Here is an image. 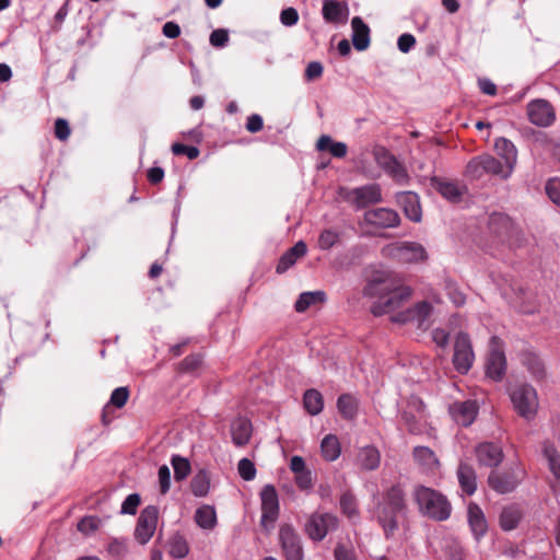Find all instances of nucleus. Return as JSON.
<instances>
[{"instance_id":"nucleus-22","label":"nucleus","mask_w":560,"mask_h":560,"mask_svg":"<svg viewBox=\"0 0 560 560\" xmlns=\"http://www.w3.org/2000/svg\"><path fill=\"white\" fill-rule=\"evenodd\" d=\"M323 18L328 23H346L349 8L346 2L338 0H325L323 3Z\"/></svg>"},{"instance_id":"nucleus-45","label":"nucleus","mask_w":560,"mask_h":560,"mask_svg":"<svg viewBox=\"0 0 560 560\" xmlns=\"http://www.w3.org/2000/svg\"><path fill=\"white\" fill-rule=\"evenodd\" d=\"M202 365V357L200 354L187 355L179 364L178 371L183 373H192Z\"/></svg>"},{"instance_id":"nucleus-7","label":"nucleus","mask_w":560,"mask_h":560,"mask_svg":"<svg viewBox=\"0 0 560 560\" xmlns=\"http://www.w3.org/2000/svg\"><path fill=\"white\" fill-rule=\"evenodd\" d=\"M453 365L460 374H466L475 361L471 340L466 332H458L454 341Z\"/></svg>"},{"instance_id":"nucleus-26","label":"nucleus","mask_w":560,"mask_h":560,"mask_svg":"<svg viewBox=\"0 0 560 560\" xmlns=\"http://www.w3.org/2000/svg\"><path fill=\"white\" fill-rule=\"evenodd\" d=\"M352 44L357 50H365L370 45V27L360 16H354L351 21Z\"/></svg>"},{"instance_id":"nucleus-24","label":"nucleus","mask_w":560,"mask_h":560,"mask_svg":"<svg viewBox=\"0 0 560 560\" xmlns=\"http://www.w3.org/2000/svg\"><path fill=\"white\" fill-rule=\"evenodd\" d=\"M355 463L362 470H375L381 464V453L373 445L363 446L358 451Z\"/></svg>"},{"instance_id":"nucleus-5","label":"nucleus","mask_w":560,"mask_h":560,"mask_svg":"<svg viewBox=\"0 0 560 560\" xmlns=\"http://www.w3.org/2000/svg\"><path fill=\"white\" fill-rule=\"evenodd\" d=\"M524 476V468L518 464H514L504 471H491L488 477V483L498 493H510L520 485Z\"/></svg>"},{"instance_id":"nucleus-48","label":"nucleus","mask_w":560,"mask_h":560,"mask_svg":"<svg viewBox=\"0 0 560 560\" xmlns=\"http://www.w3.org/2000/svg\"><path fill=\"white\" fill-rule=\"evenodd\" d=\"M129 396H130V392H129L128 387H126V386L117 387L116 389L113 390V393L110 395L109 404L112 406L120 409L127 404Z\"/></svg>"},{"instance_id":"nucleus-27","label":"nucleus","mask_w":560,"mask_h":560,"mask_svg":"<svg viewBox=\"0 0 560 560\" xmlns=\"http://www.w3.org/2000/svg\"><path fill=\"white\" fill-rule=\"evenodd\" d=\"M520 359L522 365L527 369L534 378L540 381L546 376L545 364L535 352L524 350L521 352Z\"/></svg>"},{"instance_id":"nucleus-9","label":"nucleus","mask_w":560,"mask_h":560,"mask_svg":"<svg viewBox=\"0 0 560 560\" xmlns=\"http://www.w3.org/2000/svg\"><path fill=\"white\" fill-rule=\"evenodd\" d=\"M374 158L377 165L384 170L396 183L405 185L409 175L406 167L387 149L378 147L374 150Z\"/></svg>"},{"instance_id":"nucleus-61","label":"nucleus","mask_w":560,"mask_h":560,"mask_svg":"<svg viewBox=\"0 0 560 560\" xmlns=\"http://www.w3.org/2000/svg\"><path fill=\"white\" fill-rule=\"evenodd\" d=\"M335 560H355V555L351 548H348L341 544L335 548Z\"/></svg>"},{"instance_id":"nucleus-14","label":"nucleus","mask_w":560,"mask_h":560,"mask_svg":"<svg viewBox=\"0 0 560 560\" xmlns=\"http://www.w3.org/2000/svg\"><path fill=\"white\" fill-rule=\"evenodd\" d=\"M158 517L159 510L155 505H148L141 511L135 530V537L140 544L144 545L151 539L156 528Z\"/></svg>"},{"instance_id":"nucleus-34","label":"nucleus","mask_w":560,"mask_h":560,"mask_svg":"<svg viewBox=\"0 0 560 560\" xmlns=\"http://www.w3.org/2000/svg\"><path fill=\"white\" fill-rule=\"evenodd\" d=\"M210 472L207 469H200L190 481V489L195 497H206L210 489Z\"/></svg>"},{"instance_id":"nucleus-13","label":"nucleus","mask_w":560,"mask_h":560,"mask_svg":"<svg viewBox=\"0 0 560 560\" xmlns=\"http://www.w3.org/2000/svg\"><path fill=\"white\" fill-rule=\"evenodd\" d=\"M528 120L538 127H549L556 120V110L550 102L544 98L530 101L526 106Z\"/></svg>"},{"instance_id":"nucleus-23","label":"nucleus","mask_w":560,"mask_h":560,"mask_svg":"<svg viewBox=\"0 0 560 560\" xmlns=\"http://www.w3.org/2000/svg\"><path fill=\"white\" fill-rule=\"evenodd\" d=\"M307 252V246L303 241H299L294 246L289 248L285 253L280 257L278 265L276 267L277 273H284L292 266L295 265L298 259L304 257Z\"/></svg>"},{"instance_id":"nucleus-62","label":"nucleus","mask_w":560,"mask_h":560,"mask_svg":"<svg viewBox=\"0 0 560 560\" xmlns=\"http://www.w3.org/2000/svg\"><path fill=\"white\" fill-rule=\"evenodd\" d=\"M323 74V66L320 62H310L305 69V77L307 80L318 79Z\"/></svg>"},{"instance_id":"nucleus-50","label":"nucleus","mask_w":560,"mask_h":560,"mask_svg":"<svg viewBox=\"0 0 560 560\" xmlns=\"http://www.w3.org/2000/svg\"><path fill=\"white\" fill-rule=\"evenodd\" d=\"M172 152L175 155H186L189 160H195L200 154V151L197 147L186 145V144L179 143V142L173 143Z\"/></svg>"},{"instance_id":"nucleus-32","label":"nucleus","mask_w":560,"mask_h":560,"mask_svg":"<svg viewBox=\"0 0 560 560\" xmlns=\"http://www.w3.org/2000/svg\"><path fill=\"white\" fill-rule=\"evenodd\" d=\"M316 148L318 151H329L335 158L342 159L347 155L348 148L345 142H334L329 136H320L317 140Z\"/></svg>"},{"instance_id":"nucleus-11","label":"nucleus","mask_w":560,"mask_h":560,"mask_svg":"<svg viewBox=\"0 0 560 560\" xmlns=\"http://www.w3.org/2000/svg\"><path fill=\"white\" fill-rule=\"evenodd\" d=\"M433 312V306L428 301L416 303L412 307L398 312L390 317L393 323L407 324L416 322L418 328L427 329L429 327V318Z\"/></svg>"},{"instance_id":"nucleus-1","label":"nucleus","mask_w":560,"mask_h":560,"mask_svg":"<svg viewBox=\"0 0 560 560\" xmlns=\"http://www.w3.org/2000/svg\"><path fill=\"white\" fill-rule=\"evenodd\" d=\"M363 295L375 298L371 313L376 316L389 314L401 307L411 299L412 289L389 270H375L363 288Z\"/></svg>"},{"instance_id":"nucleus-54","label":"nucleus","mask_w":560,"mask_h":560,"mask_svg":"<svg viewBox=\"0 0 560 560\" xmlns=\"http://www.w3.org/2000/svg\"><path fill=\"white\" fill-rule=\"evenodd\" d=\"M100 526V520L95 516H85L78 523V530L83 534L95 532Z\"/></svg>"},{"instance_id":"nucleus-2","label":"nucleus","mask_w":560,"mask_h":560,"mask_svg":"<svg viewBox=\"0 0 560 560\" xmlns=\"http://www.w3.org/2000/svg\"><path fill=\"white\" fill-rule=\"evenodd\" d=\"M406 493L400 485H393L382 493L376 504V521L384 532L386 539L395 536L399 529L400 518L407 513Z\"/></svg>"},{"instance_id":"nucleus-56","label":"nucleus","mask_w":560,"mask_h":560,"mask_svg":"<svg viewBox=\"0 0 560 560\" xmlns=\"http://www.w3.org/2000/svg\"><path fill=\"white\" fill-rule=\"evenodd\" d=\"M159 483H160V491L162 494H165L171 487V470L166 465H162L159 468Z\"/></svg>"},{"instance_id":"nucleus-63","label":"nucleus","mask_w":560,"mask_h":560,"mask_svg":"<svg viewBox=\"0 0 560 560\" xmlns=\"http://www.w3.org/2000/svg\"><path fill=\"white\" fill-rule=\"evenodd\" d=\"M295 482L300 489H308L312 487V476L308 469L295 474Z\"/></svg>"},{"instance_id":"nucleus-40","label":"nucleus","mask_w":560,"mask_h":560,"mask_svg":"<svg viewBox=\"0 0 560 560\" xmlns=\"http://www.w3.org/2000/svg\"><path fill=\"white\" fill-rule=\"evenodd\" d=\"M482 161L486 165V172L489 175H497L502 178H508L512 171L510 168H506L505 165H503L498 159H495L492 155L489 154H482L481 155Z\"/></svg>"},{"instance_id":"nucleus-58","label":"nucleus","mask_w":560,"mask_h":560,"mask_svg":"<svg viewBox=\"0 0 560 560\" xmlns=\"http://www.w3.org/2000/svg\"><path fill=\"white\" fill-rule=\"evenodd\" d=\"M416 45V38L409 33H405L398 37L397 46L401 52L407 54Z\"/></svg>"},{"instance_id":"nucleus-35","label":"nucleus","mask_w":560,"mask_h":560,"mask_svg":"<svg viewBox=\"0 0 560 560\" xmlns=\"http://www.w3.org/2000/svg\"><path fill=\"white\" fill-rule=\"evenodd\" d=\"M323 457L328 462L336 460L341 453V446L338 438L334 434L326 435L320 444Z\"/></svg>"},{"instance_id":"nucleus-55","label":"nucleus","mask_w":560,"mask_h":560,"mask_svg":"<svg viewBox=\"0 0 560 560\" xmlns=\"http://www.w3.org/2000/svg\"><path fill=\"white\" fill-rule=\"evenodd\" d=\"M209 40L213 47H218V48L224 47L229 42V33L224 28L214 30L210 34Z\"/></svg>"},{"instance_id":"nucleus-18","label":"nucleus","mask_w":560,"mask_h":560,"mask_svg":"<svg viewBox=\"0 0 560 560\" xmlns=\"http://www.w3.org/2000/svg\"><path fill=\"white\" fill-rule=\"evenodd\" d=\"M364 221L376 228L389 229L396 228L400 223L399 214L389 208H375L365 211Z\"/></svg>"},{"instance_id":"nucleus-51","label":"nucleus","mask_w":560,"mask_h":560,"mask_svg":"<svg viewBox=\"0 0 560 560\" xmlns=\"http://www.w3.org/2000/svg\"><path fill=\"white\" fill-rule=\"evenodd\" d=\"M140 503L141 498L138 493L129 494L121 504V513L135 515Z\"/></svg>"},{"instance_id":"nucleus-4","label":"nucleus","mask_w":560,"mask_h":560,"mask_svg":"<svg viewBox=\"0 0 560 560\" xmlns=\"http://www.w3.org/2000/svg\"><path fill=\"white\" fill-rule=\"evenodd\" d=\"M510 397L516 412L526 420H532L537 413L538 396L536 389L528 384L513 387Z\"/></svg>"},{"instance_id":"nucleus-6","label":"nucleus","mask_w":560,"mask_h":560,"mask_svg":"<svg viewBox=\"0 0 560 560\" xmlns=\"http://www.w3.org/2000/svg\"><path fill=\"white\" fill-rule=\"evenodd\" d=\"M506 372V359L501 339L493 336L490 340V350L486 362V375L500 382Z\"/></svg>"},{"instance_id":"nucleus-52","label":"nucleus","mask_w":560,"mask_h":560,"mask_svg":"<svg viewBox=\"0 0 560 560\" xmlns=\"http://www.w3.org/2000/svg\"><path fill=\"white\" fill-rule=\"evenodd\" d=\"M54 132L58 140L67 141L71 135L69 122L63 118H57Z\"/></svg>"},{"instance_id":"nucleus-19","label":"nucleus","mask_w":560,"mask_h":560,"mask_svg":"<svg viewBox=\"0 0 560 560\" xmlns=\"http://www.w3.org/2000/svg\"><path fill=\"white\" fill-rule=\"evenodd\" d=\"M475 453L479 465L490 468L499 466L504 458L502 447L493 442L478 444Z\"/></svg>"},{"instance_id":"nucleus-31","label":"nucleus","mask_w":560,"mask_h":560,"mask_svg":"<svg viewBox=\"0 0 560 560\" xmlns=\"http://www.w3.org/2000/svg\"><path fill=\"white\" fill-rule=\"evenodd\" d=\"M494 149L504 160L506 168L513 171L517 161V150L514 143L506 138H499L494 142Z\"/></svg>"},{"instance_id":"nucleus-64","label":"nucleus","mask_w":560,"mask_h":560,"mask_svg":"<svg viewBox=\"0 0 560 560\" xmlns=\"http://www.w3.org/2000/svg\"><path fill=\"white\" fill-rule=\"evenodd\" d=\"M162 33L167 38H177L180 35V27L175 22H166L162 27Z\"/></svg>"},{"instance_id":"nucleus-59","label":"nucleus","mask_w":560,"mask_h":560,"mask_svg":"<svg viewBox=\"0 0 560 560\" xmlns=\"http://www.w3.org/2000/svg\"><path fill=\"white\" fill-rule=\"evenodd\" d=\"M433 342L440 348H446L448 345L450 334L443 328H435L431 332Z\"/></svg>"},{"instance_id":"nucleus-43","label":"nucleus","mask_w":560,"mask_h":560,"mask_svg":"<svg viewBox=\"0 0 560 560\" xmlns=\"http://www.w3.org/2000/svg\"><path fill=\"white\" fill-rule=\"evenodd\" d=\"M171 464L174 469V477L177 481L184 480L189 476L191 466L187 458L174 455L171 459Z\"/></svg>"},{"instance_id":"nucleus-12","label":"nucleus","mask_w":560,"mask_h":560,"mask_svg":"<svg viewBox=\"0 0 560 560\" xmlns=\"http://www.w3.org/2000/svg\"><path fill=\"white\" fill-rule=\"evenodd\" d=\"M343 198L355 208L363 209L381 202L382 190L378 184H370L348 190Z\"/></svg>"},{"instance_id":"nucleus-41","label":"nucleus","mask_w":560,"mask_h":560,"mask_svg":"<svg viewBox=\"0 0 560 560\" xmlns=\"http://www.w3.org/2000/svg\"><path fill=\"white\" fill-rule=\"evenodd\" d=\"M413 457L420 465L429 469H433L439 465V460L434 452L427 446L415 447Z\"/></svg>"},{"instance_id":"nucleus-49","label":"nucleus","mask_w":560,"mask_h":560,"mask_svg":"<svg viewBox=\"0 0 560 560\" xmlns=\"http://www.w3.org/2000/svg\"><path fill=\"white\" fill-rule=\"evenodd\" d=\"M237 470L242 479L250 481L256 477V467L248 458H242L237 464Z\"/></svg>"},{"instance_id":"nucleus-8","label":"nucleus","mask_w":560,"mask_h":560,"mask_svg":"<svg viewBox=\"0 0 560 560\" xmlns=\"http://www.w3.org/2000/svg\"><path fill=\"white\" fill-rule=\"evenodd\" d=\"M261 518L260 526L270 532L279 516V499L276 488L272 485H266L261 492Z\"/></svg>"},{"instance_id":"nucleus-47","label":"nucleus","mask_w":560,"mask_h":560,"mask_svg":"<svg viewBox=\"0 0 560 560\" xmlns=\"http://www.w3.org/2000/svg\"><path fill=\"white\" fill-rule=\"evenodd\" d=\"M339 241V234L331 230H324L318 237V246L323 250L330 249Z\"/></svg>"},{"instance_id":"nucleus-36","label":"nucleus","mask_w":560,"mask_h":560,"mask_svg":"<svg viewBox=\"0 0 560 560\" xmlns=\"http://www.w3.org/2000/svg\"><path fill=\"white\" fill-rule=\"evenodd\" d=\"M337 408L343 419L352 420L358 412V401L352 395L342 394L337 399Z\"/></svg>"},{"instance_id":"nucleus-3","label":"nucleus","mask_w":560,"mask_h":560,"mask_svg":"<svg viewBox=\"0 0 560 560\" xmlns=\"http://www.w3.org/2000/svg\"><path fill=\"white\" fill-rule=\"evenodd\" d=\"M419 513L435 522H444L451 517L452 504L440 491L419 485L412 492Z\"/></svg>"},{"instance_id":"nucleus-53","label":"nucleus","mask_w":560,"mask_h":560,"mask_svg":"<svg viewBox=\"0 0 560 560\" xmlns=\"http://www.w3.org/2000/svg\"><path fill=\"white\" fill-rule=\"evenodd\" d=\"M546 192L550 200L560 206V178H551L546 184Z\"/></svg>"},{"instance_id":"nucleus-17","label":"nucleus","mask_w":560,"mask_h":560,"mask_svg":"<svg viewBox=\"0 0 560 560\" xmlns=\"http://www.w3.org/2000/svg\"><path fill=\"white\" fill-rule=\"evenodd\" d=\"M393 255L401 262L412 264L428 259L425 248L416 242H402L392 248Z\"/></svg>"},{"instance_id":"nucleus-28","label":"nucleus","mask_w":560,"mask_h":560,"mask_svg":"<svg viewBox=\"0 0 560 560\" xmlns=\"http://www.w3.org/2000/svg\"><path fill=\"white\" fill-rule=\"evenodd\" d=\"M457 478L462 490L471 495L477 489V476L474 467L467 463H460L457 468Z\"/></svg>"},{"instance_id":"nucleus-29","label":"nucleus","mask_w":560,"mask_h":560,"mask_svg":"<svg viewBox=\"0 0 560 560\" xmlns=\"http://www.w3.org/2000/svg\"><path fill=\"white\" fill-rule=\"evenodd\" d=\"M232 441L236 446H245L252 435V424L245 418H238L231 424Z\"/></svg>"},{"instance_id":"nucleus-25","label":"nucleus","mask_w":560,"mask_h":560,"mask_svg":"<svg viewBox=\"0 0 560 560\" xmlns=\"http://www.w3.org/2000/svg\"><path fill=\"white\" fill-rule=\"evenodd\" d=\"M468 523L477 540H479L488 529V524L482 510L476 503L468 505Z\"/></svg>"},{"instance_id":"nucleus-42","label":"nucleus","mask_w":560,"mask_h":560,"mask_svg":"<svg viewBox=\"0 0 560 560\" xmlns=\"http://www.w3.org/2000/svg\"><path fill=\"white\" fill-rule=\"evenodd\" d=\"M485 175L487 172L481 155L472 158L466 165L464 176L471 180H478Z\"/></svg>"},{"instance_id":"nucleus-39","label":"nucleus","mask_w":560,"mask_h":560,"mask_svg":"<svg viewBox=\"0 0 560 560\" xmlns=\"http://www.w3.org/2000/svg\"><path fill=\"white\" fill-rule=\"evenodd\" d=\"M542 453L555 478L560 482V454L553 444L544 443Z\"/></svg>"},{"instance_id":"nucleus-21","label":"nucleus","mask_w":560,"mask_h":560,"mask_svg":"<svg viewBox=\"0 0 560 560\" xmlns=\"http://www.w3.org/2000/svg\"><path fill=\"white\" fill-rule=\"evenodd\" d=\"M396 201L404 210L405 215L413 222L421 220V206L419 197L412 191H402L396 195Z\"/></svg>"},{"instance_id":"nucleus-33","label":"nucleus","mask_w":560,"mask_h":560,"mask_svg":"<svg viewBox=\"0 0 560 560\" xmlns=\"http://www.w3.org/2000/svg\"><path fill=\"white\" fill-rule=\"evenodd\" d=\"M303 405L310 415L317 416L324 408L323 395L315 388L307 389L303 395Z\"/></svg>"},{"instance_id":"nucleus-37","label":"nucleus","mask_w":560,"mask_h":560,"mask_svg":"<svg viewBox=\"0 0 560 560\" xmlns=\"http://www.w3.org/2000/svg\"><path fill=\"white\" fill-rule=\"evenodd\" d=\"M196 523L205 529H212L217 525L215 509L211 505H202L195 513Z\"/></svg>"},{"instance_id":"nucleus-44","label":"nucleus","mask_w":560,"mask_h":560,"mask_svg":"<svg viewBox=\"0 0 560 560\" xmlns=\"http://www.w3.org/2000/svg\"><path fill=\"white\" fill-rule=\"evenodd\" d=\"M340 509L349 518L358 516L357 500L350 492H346L340 498Z\"/></svg>"},{"instance_id":"nucleus-46","label":"nucleus","mask_w":560,"mask_h":560,"mask_svg":"<svg viewBox=\"0 0 560 560\" xmlns=\"http://www.w3.org/2000/svg\"><path fill=\"white\" fill-rule=\"evenodd\" d=\"M189 551L186 540L180 537H174L170 542V555L174 558L182 559L187 556Z\"/></svg>"},{"instance_id":"nucleus-57","label":"nucleus","mask_w":560,"mask_h":560,"mask_svg":"<svg viewBox=\"0 0 560 560\" xmlns=\"http://www.w3.org/2000/svg\"><path fill=\"white\" fill-rule=\"evenodd\" d=\"M280 21L284 26H293L299 22V12L292 7L283 9L280 13Z\"/></svg>"},{"instance_id":"nucleus-16","label":"nucleus","mask_w":560,"mask_h":560,"mask_svg":"<svg viewBox=\"0 0 560 560\" xmlns=\"http://www.w3.org/2000/svg\"><path fill=\"white\" fill-rule=\"evenodd\" d=\"M430 184L443 198L453 203L460 202L467 192L466 185L458 180L433 176Z\"/></svg>"},{"instance_id":"nucleus-15","label":"nucleus","mask_w":560,"mask_h":560,"mask_svg":"<svg viewBox=\"0 0 560 560\" xmlns=\"http://www.w3.org/2000/svg\"><path fill=\"white\" fill-rule=\"evenodd\" d=\"M279 540L287 560H303L300 537L291 525L283 524L280 527Z\"/></svg>"},{"instance_id":"nucleus-30","label":"nucleus","mask_w":560,"mask_h":560,"mask_svg":"<svg viewBox=\"0 0 560 560\" xmlns=\"http://www.w3.org/2000/svg\"><path fill=\"white\" fill-rule=\"evenodd\" d=\"M523 517V511L517 504H510L502 509L499 523L503 530L515 529Z\"/></svg>"},{"instance_id":"nucleus-10","label":"nucleus","mask_w":560,"mask_h":560,"mask_svg":"<svg viewBox=\"0 0 560 560\" xmlns=\"http://www.w3.org/2000/svg\"><path fill=\"white\" fill-rule=\"evenodd\" d=\"M338 527V518L330 513H314L305 523V533L315 541L323 540L328 533Z\"/></svg>"},{"instance_id":"nucleus-60","label":"nucleus","mask_w":560,"mask_h":560,"mask_svg":"<svg viewBox=\"0 0 560 560\" xmlns=\"http://www.w3.org/2000/svg\"><path fill=\"white\" fill-rule=\"evenodd\" d=\"M264 127L262 117L258 114H253L247 118L246 130L250 133L259 132Z\"/></svg>"},{"instance_id":"nucleus-20","label":"nucleus","mask_w":560,"mask_h":560,"mask_svg":"<svg viewBox=\"0 0 560 560\" xmlns=\"http://www.w3.org/2000/svg\"><path fill=\"white\" fill-rule=\"evenodd\" d=\"M478 412V406L472 400L457 401L450 406L452 418L460 425H470Z\"/></svg>"},{"instance_id":"nucleus-38","label":"nucleus","mask_w":560,"mask_h":560,"mask_svg":"<svg viewBox=\"0 0 560 560\" xmlns=\"http://www.w3.org/2000/svg\"><path fill=\"white\" fill-rule=\"evenodd\" d=\"M326 294L323 291L304 292L300 294L294 304V308L299 313L305 312L310 306L325 301Z\"/></svg>"}]
</instances>
